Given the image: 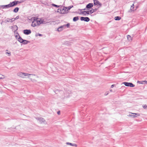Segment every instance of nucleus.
Masks as SVG:
<instances>
[{
  "mask_svg": "<svg viewBox=\"0 0 147 147\" xmlns=\"http://www.w3.org/2000/svg\"><path fill=\"white\" fill-rule=\"evenodd\" d=\"M18 75L22 78H24L25 76H28V78H29L31 75H32V74H29L27 73L20 72L18 74Z\"/></svg>",
  "mask_w": 147,
  "mask_h": 147,
  "instance_id": "f257e3e1",
  "label": "nucleus"
},
{
  "mask_svg": "<svg viewBox=\"0 0 147 147\" xmlns=\"http://www.w3.org/2000/svg\"><path fill=\"white\" fill-rule=\"evenodd\" d=\"M122 84H124L125 86L134 87L135 86V85L131 82H124L122 83Z\"/></svg>",
  "mask_w": 147,
  "mask_h": 147,
  "instance_id": "f03ea898",
  "label": "nucleus"
},
{
  "mask_svg": "<svg viewBox=\"0 0 147 147\" xmlns=\"http://www.w3.org/2000/svg\"><path fill=\"white\" fill-rule=\"evenodd\" d=\"M94 2L93 5L94 6H99L98 8L101 7L102 5V4L100 3L98 0H93Z\"/></svg>",
  "mask_w": 147,
  "mask_h": 147,
  "instance_id": "7ed1b4c3",
  "label": "nucleus"
},
{
  "mask_svg": "<svg viewBox=\"0 0 147 147\" xmlns=\"http://www.w3.org/2000/svg\"><path fill=\"white\" fill-rule=\"evenodd\" d=\"M80 20L81 21H84L86 22H88L90 20V19L88 17H81L80 18Z\"/></svg>",
  "mask_w": 147,
  "mask_h": 147,
  "instance_id": "20e7f679",
  "label": "nucleus"
},
{
  "mask_svg": "<svg viewBox=\"0 0 147 147\" xmlns=\"http://www.w3.org/2000/svg\"><path fill=\"white\" fill-rule=\"evenodd\" d=\"M93 5V3H90L86 5V9L88 10H89L90 9H92Z\"/></svg>",
  "mask_w": 147,
  "mask_h": 147,
  "instance_id": "39448f33",
  "label": "nucleus"
},
{
  "mask_svg": "<svg viewBox=\"0 0 147 147\" xmlns=\"http://www.w3.org/2000/svg\"><path fill=\"white\" fill-rule=\"evenodd\" d=\"M23 33L26 35H28L31 33V31L30 29H25L23 30Z\"/></svg>",
  "mask_w": 147,
  "mask_h": 147,
  "instance_id": "423d86ee",
  "label": "nucleus"
},
{
  "mask_svg": "<svg viewBox=\"0 0 147 147\" xmlns=\"http://www.w3.org/2000/svg\"><path fill=\"white\" fill-rule=\"evenodd\" d=\"M10 7H12L17 5L16 1H14L10 2L9 3Z\"/></svg>",
  "mask_w": 147,
  "mask_h": 147,
  "instance_id": "0eeeda50",
  "label": "nucleus"
},
{
  "mask_svg": "<svg viewBox=\"0 0 147 147\" xmlns=\"http://www.w3.org/2000/svg\"><path fill=\"white\" fill-rule=\"evenodd\" d=\"M36 119L38 120L41 123H44L45 121V120L43 118L41 117H37L36 118Z\"/></svg>",
  "mask_w": 147,
  "mask_h": 147,
  "instance_id": "6e6552de",
  "label": "nucleus"
},
{
  "mask_svg": "<svg viewBox=\"0 0 147 147\" xmlns=\"http://www.w3.org/2000/svg\"><path fill=\"white\" fill-rule=\"evenodd\" d=\"M16 34H17L19 36V38H18V40L21 43H22V41H23L24 39H23L20 36L18 33L17 32L16 33Z\"/></svg>",
  "mask_w": 147,
  "mask_h": 147,
  "instance_id": "1a4fd4ad",
  "label": "nucleus"
},
{
  "mask_svg": "<svg viewBox=\"0 0 147 147\" xmlns=\"http://www.w3.org/2000/svg\"><path fill=\"white\" fill-rule=\"evenodd\" d=\"M45 24V23L43 20H42L40 19V20H38L37 21V24L38 26H39L41 24Z\"/></svg>",
  "mask_w": 147,
  "mask_h": 147,
  "instance_id": "9d476101",
  "label": "nucleus"
},
{
  "mask_svg": "<svg viewBox=\"0 0 147 147\" xmlns=\"http://www.w3.org/2000/svg\"><path fill=\"white\" fill-rule=\"evenodd\" d=\"M61 13L62 14H64L67 13V7H63L62 8Z\"/></svg>",
  "mask_w": 147,
  "mask_h": 147,
  "instance_id": "9b49d317",
  "label": "nucleus"
},
{
  "mask_svg": "<svg viewBox=\"0 0 147 147\" xmlns=\"http://www.w3.org/2000/svg\"><path fill=\"white\" fill-rule=\"evenodd\" d=\"M65 28L63 25L59 27L57 29V31L58 32H60L63 30Z\"/></svg>",
  "mask_w": 147,
  "mask_h": 147,
  "instance_id": "f8f14e48",
  "label": "nucleus"
},
{
  "mask_svg": "<svg viewBox=\"0 0 147 147\" xmlns=\"http://www.w3.org/2000/svg\"><path fill=\"white\" fill-rule=\"evenodd\" d=\"M12 30H15L14 32L15 33L18 30V28L16 25H14L11 27Z\"/></svg>",
  "mask_w": 147,
  "mask_h": 147,
  "instance_id": "ddd939ff",
  "label": "nucleus"
},
{
  "mask_svg": "<svg viewBox=\"0 0 147 147\" xmlns=\"http://www.w3.org/2000/svg\"><path fill=\"white\" fill-rule=\"evenodd\" d=\"M1 7L3 9L9 8L10 7L9 4L5 5H2Z\"/></svg>",
  "mask_w": 147,
  "mask_h": 147,
  "instance_id": "4468645a",
  "label": "nucleus"
},
{
  "mask_svg": "<svg viewBox=\"0 0 147 147\" xmlns=\"http://www.w3.org/2000/svg\"><path fill=\"white\" fill-rule=\"evenodd\" d=\"M74 13H79V14H82L84 15L85 16H86V14H85V11H81L80 13L78 12L77 11L74 12Z\"/></svg>",
  "mask_w": 147,
  "mask_h": 147,
  "instance_id": "2eb2a0df",
  "label": "nucleus"
},
{
  "mask_svg": "<svg viewBox=\"0 0 147 147\" xmlns=\"http://www.w3.org/2000/svg\"><path fill=\"white\" fill-rule=\"evenodd\" d=\"M30 42V41L24 39L23 41H22V44L23 45H26L28 43Z\"/></svg>",
  "mask_w": 147,
  "mask_h": 147,
  "instance_id": "dca6fc26",
  "label": "nucleus"
},
{
  "mask_svg": "<svg viewBox=\"0 0 147 147\" xmlns=\"http://www.w3.org/2000/svg\"><path fill=\"white\" fill-rule=\"evenodd\" d=\"M19 9V8L18 7H16L13 9V11L14 13H17L18 12Z\"/></svg>",
  "mask_w": 147,
  "mask_h": 147,
  "instance_id": "f3484780",
  "label": "nucleus"
},
{
  "mask_svg": "<svg viewBox=\"0 0 147 147\" xmlns=\"http://www.w3.org/2000/svg\"><path fill=\"white\" fill-rule=\"evenodd\" d=\"M85 14H86V16L91 14H92V12L90 11H85Z\"/></svg>",
  "mask_w": 147,
  "mask_h": 147,
  "instance_id": "a211bd4d",
  "label": "nucleus"
},
{
  "mask_svg": "<svg viewBox=\"0 0 147 147\" xmlns=\"http://www.w3.org/2000/svg\"><path fill=\"white\" fill-rule=\"evenodd\" d=\"M99 8L98 7V8H95L94 9H93L92 8V9L91 10H90V11H91V12H92V13H94V12H95V11H97V10H98Z\"/></svg>",
  "mask_w": 147,
  "mask_h": 147,
  "instance_id": "6ab92c4d",
  "label": "nucleus"
},
{
  "mask_svg": "<svg viewBox=\"0 0 147 147\" xmlns=\"http://www.w3.org/2000/svg\"><path fill=\"white\" fill-rule=\"evenodd\" d=\"M134 5L133 4L131 6L130 10L129 11V12H131L132 11H134Z\"/></svg>",
  "mask_w": 147,
  "mask_h": 147,
  "instance_id": "aec40b11",
  "label": "nucleus"
},
{
  "mask_svg": "<svg viewBox=\"0 0 147 147\" xmlns=\"http://www.w3.org/2000/svg\"><path fill=\"white\" fill-rule=\"evenodd\" d=\"M121 19V18L119 16H117L115 17L114 18V19L116 20H119Z\"/></svg>",
  "mask_w": 147,
  "mask_h": 147,
  "instance_id": "412c9836",
  "label": "nucleus"
},
{
  "mask_svg": "<svg viewBox=\"0 0 147 147\" xmlns=\"http://www.w3.org/2000/svg\"><path fill=\"white\" fill-rule=\"evenodd\" d=\"M127 39L129 41H131L132 40V38L130 35H127Z\"/></svg>",
  "mask_w": 147,
  "mask_h": 147,
  "instance_id": "4be33fe9",
  "label": "nucleus"
},
{
  "mask_svg": "<svg viewBox=\"0 0 147 147\" xmlns=\"http://www.w3.org/2000/svg\"><path fill=\"white\" fill-rule=\"evenodd\" d=\"M33 21L32 22H37V21H38V18H37L36 17H33Z\"/></svg>",
  "mask_w": 147,
  "mask_h": 147,
  "instance_id": "5701e85b",
  "label": "nucleus"
},
{
  "mask_svg": "<svg viewBox=\"0 0 147 147\" xmlns=\"http://www.w3.org/2000/svg\"><path fill=\"white\" fill-rule=\"evenodd\" d=\"M42 3L43 4L45 5H47L48 6H49L50 5L49 3L47 2V1H45L43 3L42 2Z\"/></svg>",
  "mask_w": 147,
  "mask_h": 147,
  "instance_id": "b1692460",
  "label": "nucleus"
},
{
  "mask_svg": "<svg viewBox=\"0 0 147 147\" xmlns=\"http://www.w3.org/2000/svg\"><path fill=\"white\" fill-rule=\"evenodd\" d=\"M79 19V17L78 16L74 17V22H76Z\"/></svg>",
  "mask_w": 147,
  "mask_h": 147,
  "instance_id": "393cba45",
  "label": "nucleus"
},
{
  "mask_svg": "<svg viewBox=\"0 0 147 147\" xmlns=\"http://www.w3.org/2000/svg\"><path fill=\"white\" fill-rule=\"evenodd\" d=\"M62 8L61 7L60 8H59L57 9V12L58 13H61V11L62 10Z\"/></svg>",
  "mask_w": 147,
  "mask_h": 147,
  "instance_id": "a878e982",
  "label": "nucleus"
},
{
  "mask_svg": "<svg viewBox=\"0 0 147 147\" xmlns=\"http://www.w3.org/2000/svg\"><path fill=\"white\" fill-rule=\"evenodd\" d=\"M8 20H9V22H12L13 21H14L15 20H14V18H12L11 19H10L9 18H7Z\"/></svg>",
  "mask_w": 147,
  "mask_h": 147,
  "instance_id": "bb28decb",
  "label": "nucleus"
},
{
  "mask_svg": "<svg viewBox=\"0 0 147 147\" xmlns=\"http://www.w3.org/2000/svg\"><path fill=\"white\" fill-rule=\"evenodd\" d=\"M52 5L53 6V7H56L57 8H59V7L60 6H61V5H56V4H55L54 3H53L52 4Z\"/></svg>",
  "mask_w": 147,
  "mask_h": 147,
  "instance_id": "cd10ccee",
  "label": "nucleus"
},
{
  "mask_svg": "<svg viewBox=\"0 0 147 147\" xmlns=\"http://www.w3.org/2000/svg\"><path fill=\"white\" fill-rule=\"evenodd\" d=\"M63 26L65 28L66 27L68 28H69V27L70 24L69 23H68L64 25Z\"/></svg>",
  "mask_w": 147,
  "mask_h": 147,
  "instance_id": "c85d7f7f",
  "label": "nucleus"
},
{
  "mask_svg": "<svg viewBox=\"0 0 147 147\" xmlns=\"http://www.w3.org/2000/svg\"><path fill=\"white\" fill-rule=\"evenodd\" d=\"M37 25V24H36L35 23H34V22H32V23L31 24V26L33 27H35Z\"/></svg>",
  "mask_w": 147,
  "mask_h": 147,
  "instance_id": "c756f323",
  "label": "nucleus"
},
{
  "mask_svg": "<svg viewBox=\"0 0 147 147\" xmlns=\"http://www.w3.org/2000/svg\"><path fill=\"white\" fill-rule=\"evenodd\" d=\"M73 7V5H71L68 7H66L67 11H68V10H69L71 8Z\"/></svg>",
  "mask_w": 147,
  "mask_h": 147,
  "instance_id": "7c9ffc66",
  "label": "nucleus"
},
{
  "mask_svg": "<svg viewBox=\"0 0 147 147\" xmlns=\"http://www.w3.org/2000/svg\"><path fill=\"white\" fill-rule=\"evenodd\" d=\"M131 113L133 115H135L137 116V117L140 116V114L139 113Z\"/></svg>",
  "mask_w": 147,
  "mask_h": 147,
  "instance_id": "2f4dec72",
  "label": "nucleus"
},
{
  "mask_svg": "<svg viewBox=\"0 0 147 147\" xmlns=\"http://www.w3.org/2000/svg\"><path fill=\"white\" fill-rule=\"evenodd\" d=\"M66 144L67 145H70L71 146H74V144H73L72 143H71L67 142L66 143Z\"/></svg>",
  "mask_w": 147,
  "mask_h": 147,
  "instance_id": "473e14b6",
  "label": "nucleus"
},
{
  "mask_svg": "<svg viewBox=\"0 0 147 147\" xmlns=\"http://www.w3.org/2000/svg\"><path fill=\"white\" fill-rule=\"evenodd\" d=\"M42 36V35L41 34H39V33H37L36 34L35 36Z\"/></svg>",
  "mask_w": 147,
  "mask_h": 147,
  "instance_id": "72a5a7b5",
  "label": "nucleus"
},
{
  "mask_svg": "<svg viewBox=\"0 0 147 147\" xmlns=\"http://www.w3.org/2000/svg\"><path fill=\"white\" fill-rule=\"evenodd\" d=\"M137 83H139L140 84H144V82H143V81H137Z\"/></svg>",
  "mask_w": 147,
  "mask_h": 147,
  "instance_id": "f704fd0d",
  "label": "nucleus"
},
{
  "mask_svg": "<svg viewBox=\"0 0 147 147\" xmlns=\"http://www.w3.org/2000/svg\"><path fill=\"white\" fill-rule=\"evenodd\" d=\"M23 1H16L17 4H19V3H21L23 2Z\"/></svg>",
  "mask_w": 147,
  "mask_h": 147,
  "instance_id": "c9c22d12",
  "label": "nucleus"
},
{
  "mask_svg": "<svg viewBox=\"0 0 147 147\" xmlns=\"http://www.w3.org/2000/svg\"><path fill=\"white\" fill-rule=\"evenodd\" d=\"M9 20H8V19L7 18L6 20H5L4 21H2V22L6 23V22H9Z\"/></svg>",
  "mask_w": 147,
  "mask_h": 147,
  "instance_id": "e433bc0d",
  "label": "nucleus"
},
{
  "mask_svg": "<svg viewBox=\"0 0 147 147\" xmlns=\"http://www.w3.org/2000/svg\"><path fill=\"white\" fill-rule=\"evenodd\" d=\"M19 18V16H16V17L15 18H14V20H17Z\"/></svg>",
  "mask_w": 147,
  "mask_h": 147,
  "instance_id": "4c0bfd02",
  "label": "nucleus"
},
{
  "mask_svg": "<svg viewBox=\"0 0 147 147\" xmlns=\"http://www.w3.org/2000/svg\"><path fill=\"white\" fill-rule=\"evenodd\" d=\"M6 54H7L8 56H10L11 55V53H10V51H9L8 52H6Z\"/></svg>",
  "mask_w": 147,
  "mask_h": 147,
  "instance_id": "58836bf2",
  "label": "nucleus"
},
{
  "mask_svg": "<svg viewBox=\"0 0 147 147\" xmlns=\"http://www.w3.org/2000/svg\"><path fill=\"white\" fill-rule=\"evenodd\" d=\"M15 35V37L18 40V38H19V36L18 34Z\"/></svg>",
  "mask_w": 147,
  "mask_h": 147,
  "instance_id": "ea45409f",
  "label": "nucleus"
},
{
  "mask_svg": "<svg viewBox=\"0 0 147 147\" xmlns=\"http://www.w3.org/2000/svg\"><path fill=\"white\" fill-rule=\"evenodd\" d=\"M143 107V108L144 109H146V108L147 107V106H146V105H144V106Z\"/></svg>",
  "mask_w": 147,
  "mask_h": 147,
  "instance_id": "a19ab883",
  "label": "nucleus"
},
{
  "mask_svg": "<svg viewBox=\"0 0 147 147\" xmlns=\"http://www.w3.org/2000/svg\"><path fill=\"white\" fill-rule=\"evenodd\" d=\"M33 17L31 18L30 19L28 18V20H30L32 22L33 21Z\"/></svg>",
  "mask_w": 147,
  "mask_h": 147,
  "instance_id": "79ce46f5",
  "label": "nucleus"
},
{
  "mask_svg": "<svg viewBox=\"0 0 147 147\" xmlns=\"http://www.w3.org/2000/svg\"><path fill=\"white\" fill-rule=\"evenodd\" d=\"M57 114L58 115H59L60 114V111H59L57 112Z\"/></svg>",
  "mask_w": 147,
  "mask_h": 147,
  "instance_id": "37998d69",
  "label": "nucleus"
},
{
  "mask_svg": "<svg viewBox=\"0 0 147 147\" xmlns=\"http://www.w3.org/2000/svg\"><path fill=\"white\" fill-rule=\"evenodd\" d=\"M136 117H137V116H136L135 115H133L132 118H134Z\"/></svg>",
  "mask_w": 147,
  "mask_h": 147,
  "instance_id": "c03bdc74",
  "label": "nucleus"
},
{
  "mask_svg": "<svg viewBox=\"0 0 147 147\" xmlns=\"http://www.w3.org/2000/svg\"><path fill=\"white\" fill-rule=\"evenodd\" d=\"M115 85V84H113L111 86V88H113L114 87V86Z\"/></svg>",
  "mask_w": 147,
  "mask_h": 147,
  "instance_id": "a18cd8bd",
  "label": "nucleus"
},
{
  "mask_svg": "<svg viewBox=\"0 0 147 147\" xmlns=\"http://www.w3.org/2000/svg\"><path fill=\"white\" fill-rule=\"evenodd\" d=\"M144 84H147V81L146 80L143 81Z\"/></svg>",
  "mask_w": 147,
  "mask_h": 147,
  "instance_id": "49530a36",
  "label": "nucleus"
},
{
  "mask_svg": "<svg viewBox=\"0 0 147 147\" xmlns=\"http://www.w3.org/2000/svg\"><path fill=\"white\" fill-rule=\"evenodd\" d=\"M131 114H129V115H128V116L132 117L133 114H131Z\"/></svg>",
  "mask_w": 147,
  "mask_h": 147,
  "instance_id": "de8ad7c7",
  "label": "nucleus"
},
{
  "mask_svg": "<svg viewBox=\"0 0 147 147\" xmlns=\"http://www.w3.org/2000/svg\"><path fill=\"white\" fill-rule=\"evenodd\" d=\"M78 11H80V12L81 11H82V9H78Z\"/></svg>",
  "mask_w": 147,
  "mask_h": 147,
  "instance_id": "09e8293b",
  "label": "nucleus"
},
{
  "mask_svg": "<svg viewBox=\"0 0 147 147\" xmlns=\"http://www.w3.org/2000/svg\"><path fill=\"white\" fill-rule=\"evenodd\" d=\"M86 7L84 8V9H82V10H83L84 11H85V10H86Z\"/></svg>",
  "mask_w": 147,
  "mask_h": 147,
  "instance_id": "8fccbe9b",
  "label": "nucleus"
},
{
  "mask_svg": "<svg viewBox=\"0 0 147 147\" xmlns=\"http://www.w3.org/2000/svg\"><path fill=\"white\" fill-rule=\"evenodd\" d=\"M108 93H105V96H107V95H108Z\"/></svg>",
  "mask_w": 147,
  "mask_h": 147,
  "instance_id": "3c124183",
  "label": "nucleus"
},
{
  "mask_svg": "<svg viewBox=\"0 0 147 147\" xmlns=\"http://www.w3.org/2000/svg\"><path fill=\"white\" fill-rule=\"evenodd\" d=\"M77 145L76 144H74V146H75L76 147H77Z\"/></svg>",
  "mask_w": 147,
  "mask_h": 147,
  "instance_id": "603ef678",
  "label": "nucleus"
},
{
  "mask_svg": "<svg viewBox=\"0 0 147 147\" xmlns=\"http://www.w3.org/2000/svg\"><path fill=\"white\" fill-rule=\"evenodd\" d=\"M3 79V78H2V77L0 78V79Z\"/></svg>",
  "mask_w": 147,
  "mask_h": 147,
  "instance_id": "864d4df0",
  "label": "nucleus"
},
{
  "mask_svg": "<svg viewBox=\"0 0 147 147\" xmlns=\"http://www.w3.org/2000/svg\"><path fill=\"white\" fill-rule=\"evenodd\" d=\"M90 15H91V16H94V15H93V14L92 15L91 14H90Z\"/></svg>",
  "mask_w": 147,
  "mask_h": 147,
  "instance_id": "5fc2aeb1",
  "label": "nucleus"
},
{
  "mask_svg": "<svg viewBox=\"0 0 147 147\" xmlns=\"http://www.w3.org/2000/svg\"><path fill=\"white\" fill-rule=\"evenodd\" d=\"M110 91H111H111H112V90L111 89L110 90Z\"/></svg>",
  "mask_w": 147,
  "mask_h": 147,
  "instance_id": "6e6d98bb",
  "label": "nucleus"
},
{
  "mask_svg": "<svg viewBox=\"0 0 147 147\" xmlns=\"http://www.w3.org/2000/svg\"><path fill=\"white\" fill-rule=\"evenodd\" d=\"M28 51V50H24V51Z\"/></svg>",
  "mask_w": 147,
  "mask_h": 147,
  "instance_id": "4d7b16f0",
  "label": "nucleus"
},
{
  "mask_svg": "<svg viewBox=\"0 0 147 147\" xmlns=\"http://www.w3.org/2000/svg\"><path fill=\"white\" fill-rule=\"evenodd\" d=\"M3 23V22H1V24H2V23Z\"/></svg>",
  "mask_w": 147,
  "mask_h": 147,
  "instance_id": "13d9d810",
  "label": "nucleus"
},
{
  "mask_svg": "<svg viewBox=\"0 0 147 147\" xmlns=\"http://www.w3.org/2000/svg\"><path fill=\"white\" fill-rule=\"evenodd\" d=\"M1 7V5H0V8Z\"/></svg>",
  "mask_w": 147,
  "mask_h": 147,
  "instance_id": "bf43d9fd",
  "label": "nucleus"
},
{
  "mask_svg": "<svg viewBox=\"0 0 147 147\" xmlns=\"http://www.w3.org/2000/svg\"><path fill=\"white\" fill-rule=\"evenodd\" d=\"M8 51V50H6V51Z\"/></svg>",
  "mask_w": 147,
  "mask_h": 147,
  "instance_id": "052dcab7",
  "label": "nucleus"
},
{
  "mask_svg": "<svg viewBox=\"0 0 147 147\" xmlns=\"http://www.w3.org/2000/svg\"><path fill=\"white\" fill-rule=\"evenodd\" d=\"M73 20L74 21V18H73Z\"/></svg>",
  "mask_w": 147,
  "mask_h": 147,
  "instance_id": "680f3d73",
  "label": "nucleus"
}]
</instances>
